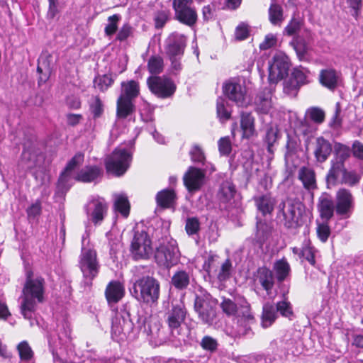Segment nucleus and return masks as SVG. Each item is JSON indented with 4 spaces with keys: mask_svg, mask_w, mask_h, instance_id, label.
<instances>
[{
    "mask_svg": "<svg viewBox=\"0 0 363 363\" xmlns=\"http://www.w3.org/2000/svg\"><path fill=\"white\" fill-rule=\"evenodd\" d=\"M45 280L41 277H34L31 271L26 273V280L23 288L21 313L24 318L30 320V326H33L35 311L38 303L44 299Z\"/></svg>",
    "mask_w": 363,
    "mask_h": 363,
    "instance_id": "obj_1",
    "label": "nucleus"
},
{
    "mask_svg": "<svg viewBox=\"0 0 363 363\" xmlns=\"http://www.w3.org/2000/svg\"><path fill=\"white\" fill-rule=\"evenodd\" d=\"M84 154L77 153L67 163L58 179L57 193L65 194L72 185V180L89 183L94 182L101 175V169L96 166H88L82 169L76 175L74 170L84 162Z\"/></svg>",
    "mask_w": 363,
    "mask_h": 363,
    "instance_id": "obj_2",
    "label": "nucleus"
},
{
    "mask_svg": "<svg viewBox=\"0 0 363 363\" xmlns=\"http://www.w3.org/2000/svg\"><path fill=\"white\" fill-rule=\"evenodd\" d=\"M220 308L226 315L237 317L238 329L235 335L236 337H244L251 333L250 325L254 323L255 318L251 313L250 304L245 298L238 296L233 301L223 297Z\"/></svg>",
    "mask_w": 363,
    "mask_h": 363,
    "instance_id": "obj_3",
    "label": "nucleus"
},
{
    "mask_svg": "<svg viewBox=\"0 0 363 363\" xmlns=\"http://www.w3.org/2000/svg\"><path fill=\"white\" fill-rule=\"evenodd\" d=\"M305 208L298 200L288 199L279 203L277 218L287 229L296 230L304 223Z\"/></svg>",
    "mask_w": 363,
    "mask_h": 363,
    "instance_id": "obj_4",
    "label": "nucleus"
},
{
    "mask_svg": "<svg viewBox=\"0 0 363 363\" xmlns=\"http://www.w3.org/2000/svg\"><path fill=\"white\" fill-rule=\"evenodd\" d=\"M130 291L139 302L152 306L160 298V284L153 277L144 276L134 282Z\"/></svg>",
    "mask_w": 363,
    "mask_h": 363,
    "instance_id": "obj_5",
    "label": "nucleus"
},
{
    "mask_svg": "<svg viewBox=\"0 0 363 363\" xmlns=\"http://www.w3.org/2000/svg\"><path fill=\"white\" fill-rule=\"evenodd\" d=\"M137 323L140 329L143 330V333L149 337V340L152 345L155 346L162 345L169 340L157 316L149 315L148 317H144L140 315Z\"/></svg>",
    "mask_w": 363,
    "mask_h": 363,
    "instance_id": "obj_6",
    "label": "nucleus"
},
{
    "mask_svg": "<svg viewBox=\"0 0 363 363\" xmlns=\"http://www.w3.org/2000/svg\"><path fill=\"white\" fill-rule=\"evenodd\" d=\"M217 299L214 298L208 292L200 290L196 295L194 309L203 324L211 325L216 318Z\"/></svg>",
    "mask_w": 363,
    "mask_h": 363,
    "instance_id": "obj_7",
    "label": "nucleus"
},
{
    "mask_svg": "<svg viewBox=\"0 0 363 363\" xmlns=\"http://www.w3.org/2000/svg\"><path fill=\"white\" fill-rule=\"evenodd\" d=\"M154 258L157 265L164 269H168L177 265L180 259L177 241L172 238L163 240L157 247Z\"/></svg>",
    "mask_w": 363,
    "mask_h": 363,
    "instance_id": "obj_8",
    "label": "nucleus"
},
{
    "mask_svg": "<svg viewBox=\"0 0 363 363\" xmlns=\"http://www.w3.org/2000/svg\"><path fill=\"white\" fill-rule=\"evenodd\" d=\"M132 160V152L124 147L119 146L106 157L105 165L108 172L116 176L123 175L129 168Z\"/></svg>",
    "mask_w": 363,
    "mask_h": 363,
    "instance_id": "obj_9",
    "label": "nucleus"
},
{
    "mask_svg": "<svg viewBox=\"0 0 363 363\" xmlns=\"http://www.w3.org/2000/svg\"><path fill=\"white\" fill-rule=\"evenodd\" d=\"M79 266L84 277L86 280L92 281L97 276L100 268L96 250L83 247L79 257Z\"/></svg>",
    "mask_w": 363,
    "mask_h": 363,
    "instance_id": "obj_10",
    "label": "nucleus"
},
{
    "mask_svg": "<svg viewBox=\"0 0 363 363\" xmlns=\"http://www.w3.org/2000/svg\"><path fill=\"white\" fill-rule=\"evenodd\" d=\"M130 251L135 259H147L152 253V242L145 231L135 232Z\"/></svg>",
    "mask_w": 363,
    "mask_h": 363,
    "instance_id": "obj_11",
    "label": "nucleus"
},
{
    "mask_svg": "<svg viewBox=\"0 0 363 363\" xmlns=\"http://www.w3.org/2000/svg\"><path fill=\"white\" fill-rule=\"evenodd\" d=\"M290 67L289 57L282 52L276 53L269 62V80L277 83L288 74Z\"/></svg>",
    "mask_w": 363,
    "mask_h": 363,
    "instance_id": "obj_12",
    "label": "nucleus"
},
{
    "mask_svg": "<svg viewBox=\"0 0 363 363\" xmlns=\"http://www.w3.org/2000/svg\"><path fill=\"white\" fill-rule=\"evenodd\" d=\"M147 83L151 92L162 99L170 97L176 90L174 83L165 77H150Z\"/></svg>",
    "mask_w": 363,
    "mask_h": 363,
    "instance_id": "obj_13",
    "label": "nucleus"
},
{
    "mask_svg": "<svg viewBox=\"0 0 363 363\" xmlns=\"http://www.w3.org/2000/svg\"><path fill=\"white\" fill-rule=\"evenodd\" d=\"M133 323L129 312L124 309L118 312L112 320L111 335L113 339H122L123 335L133 330Z\"/></svg>",
    "mask_w": 363,
    "mask_h": 363,
    "instance_id": "obj_14",
    "label": "nucleus"
},
{
    "mask_svg": "<svg viewBox=\"0 0 363 363\" xmlns=\"http://www.w3.org/2000/svg\"><path fill=\"white\" fill-rule=\"evenodd\" d=\"M354 208V198L350 191L340 189L336 194L335 211L342 218H349Z\"/></svg>",
    "mask_w": 363,
    "mask_h": 363,
    "instance_id": "obj_15",
    "label": "nucleus"
},
{
    "mask_svg": "<svg viewBox=\"0 0 363 363\" xmlns=\"http://www.w3.org/2000/svg\"><path fill=\"white\" fill-rule=\"evenodd\" d=\"M186 45V38L182 34L173 33L165 40V52L169 59L178 57L181 58Z\"/></svg>",
    "mask_w": 363,
    "mask_h": 363,
    "instance_id": "obj_16",
    "label": "nucleus"
},
{
    "mask_svg": "<svg viewBox=\"0 0 363 363\" xmlns=\"http://www.w3.org/2000/svg\"><path fill=\"white\" fill-rule=\"evenodd\" d=\"M186 310L183 303L172 304V308L167 313V323L172 335L179 334V328L184 322Z\"/></svg>",
    "mask_w": 363,
    "mask_h": 363,
    "instance_id": "obj_17",
    "label": "nucleus"
},
{
    "mask_svg": "<svg viewBox=\"0 0 363 363\" xmlns=\"http://www.w3.org/2000/svg\"><path fill=\"white\" fill-rule=\"evenodd\" d=\"M85 210L88 217L97 225L104 220L107 212V205L103 199H94L88 202Z\"/></svg>",
    "mask_w": 363,
    "mask_h": 363,
    "instance_id": "obj_18",
    "label": "nucleus"
},
{
    "mask_svg": "<svg viewBox=\"0 0 363 363\" xmlns=\"http://www.w3.org/2000/svg\"><path fill=\"white\" fill-rule=\"evenodd\" d=\"M205 173L203 170L191 167L184 176V183L189 191L201 189L204 183Z\"/></svg>",
    "mask_w": 363,
    "mask_h": 363,
    "instance_id": "obj_19",
    "label": "nucleus"
},
{
    "mask_svg": "<svg viewBox=\"0 0 363 363\" xmlns=\"http://www.w3.org/2000/svg\"><path fill=\"white\" fill-rule=\"evenodd\" d=\"M225 95L238 106L245 104V91L241 85L237 82H228L223 86Z\"/></svg>",
    "mask_w": 363,
    "mask_h": 363,
    "instance_id": "obj_20",
    "label": "nucleus"
},
{
    "mask_svg": "<svg viewBox=\"0 0 363 363\" xmlns=\"http://www.w3.org/2000/svg\"><path fill=\"white\" fill-rule=\"evenodd\" d=\"M236 193L235 185L230 181H224L218 193L220 206L228 208L233 205L234 196Z\"/></svg>",
    "mask_w": 363,
    "mask_h": 363,
    "instance_id": "obj_21",
    "label": "nucleus"
},
{
    "mask_svg": "<svg viewBox=\"0 0 363 363\" xmlns=\"http://www.w3.org/2000/svg\"><path fill=\"white\" fill-rule=\"evenodd\" d=\"M124 294V286L119 281H111L106 286L105 296L108 304L118 303Z\"/></svg>",
    "mask_w": 363,
    "mask_h": 363,
    "instance_id": "obj_22",
    "label": "nucleus"
},
{
    "mask_svg": "<svg viewBox=\"0 0 363 363\" xmlns=\"http://www.w3.org/2000/svg\"><path fill=\"white\" fill-rule=\"evenodd\" d=\"M318 210L322 219L328 221L333 216L335 206L331 197L327 194H322L318 201Z\"/></svg>",
    "mask_w": 363,
    "mask_h": 363,
    "instance_id": "obj_23",
    "label": "nucleus"
},
{
    "mask_svg": "<svg viewBox=\"0 0 363 363\" xmlns=\"http://www.w3.org/2000/svg\"><path fill=\"white\" fill-rule=\"evenodd\" d=\"M332 152L330 143L323 137L316 139L314 149V155L316 161L323 163L327 160Z\"/></svg>",
    "mask_w": 363,
    "mask_h": 363,
    "instance_id": "obj_24",
    "label": "nucleus"
},
{
    "mask_svg": "<svg viewBox=\"0 0 363 363\" xmlns=\"http://www.w3.org/2000/svg\"><path fill=\"white\" fill-rule=\"evenodd\" d=\"M298 178L308 191H313L317 188L315 174L313 169L301 167L298 170Z\"/></svg>",
    "mask_w": 363,
    "mask_h": 363,
    "instance_id": "obj_25",
    "label": "nucleus"
},
{
    "mask_svg": "<svg viewBox=\"0 0 363 363\" xmlns=\"http://www.w3.org/2000/svg\"><path fill=\"white\" fill-rule=\"evenodd\" d=\"M255 281L259 284L267 291V294L274 286V275L272 272L267 267H260L255 274Z\"/></svg>",
    "mask_w": 363,
    "mask_h": 363,
    "instance_id": "obj_26",
    "label": "nucleus"
},
{
    "mask_svg": "<svg viewBox=\"0 0 363 363\" xmlns=\"http://www.w3.org/2000/svg\"><path fill=\"white\" fill-rule=\"evenodd\" d=\"M255 205L263 216L271 214L275 206V199L270 194L254 197Z\"/></svg>",
    "mask_w": 363,
    "mask_h": 363,
    "instance_id": "obj_27",
    "label": "nucleus"
},
{
    "mask_svg": "<svg viewBox=\"0 0 363 363\" xmlns=\"http://www.w3.org/2000/svg\"><path fill=\"white\" fill-rule=\"evenodd\" d=\"M240 128L242 131V138H244L248 139L256 135L255 118L250 113H241Z\"/></svg>",
    "mask_w": 363,
    "mask_h": 363,
    "instance_id": "obj_28",
    "label": "nucleus"
},
{
    "mask_svg": "<svg viewBox=\"0 0 363 363\" xmlns=\"http://www.w3.org/2000/svg\"><path fill=\"white\" fill-rule=\"evenodd\" d=\"M191 274L183 269L177 270L171 278V284L178 290L186 289L190 284Z\"/></svg>",
    "mask_w": 363,
    "mask_h": 363,
    "instance_id": "obj_29",
    "label": "nucleus"
},
{
    "mask_svg": "<svg viewBox=\"0 0 363 363\" xmlns=\"http://www.w3.org/2000/svg\"><path fill=\"white\" fill-rule=\"evenodd\" d=\"M121 94L118 98H123L124 100L128 99L133 101L139 94V84L134 80L123 82L121 83Z\"/></svg>",
    "mask_w": 363,
    "mask_h": 363,
    "instance_id": "obj_30",
    "label": "nucleus"
},
{
    "mask_svg": "<svg viewBox=\"0 0 363 363\" xmlns=\"http://www.w3.org/2000/svg\"><path fill=\"white\" fill-rule=\"evenodd\" d=\"M345 169V164L331 160L330 168L326 176L327 182L332 184H337Z\"/></svg>",
    "mask_w": 363,
    "mask_h": 363,
    "instance_id": "obj_31",
    "label": "nucleus"
},
{
    "mask_svg": "<svg viewBox=\"0 0 363 363\" xmlns=\"http://www.w3.org/2000/svg\"><path fill=\"white\" fill-rule=\"evenodd\" d=\"M135 110L133 101L118 98L117 100L116 116L118 119H125L131 116Z\"/></svg>",
    "mask_w": 363,
    "mask_h": 363,
    "instance_id": "obj_32",
    "label": "nucleus"
},
{
    "mask_svg": "<svg viewBox=\"0 0 363 363\" xmlns=\"http://www.w3.org/2000/svg\"><path fill=\"white\" fill-rule=\"evenodd\" d=\"M174 17L180 23L188 26H194L197 21V13L193 6L175 13Z\"/></svg>",
    "mask_w": 363,
    "mask_h": 363,
    "instance_id": "obj_33",
    "label": "nucleus"
},
{
    "mask_svg": "<svg viewBox=\"0 0 363 363\" xmlns=\"http://www.w3.org/2000/svg\"><path fill=\"white\" fill-rule=\"evenodd\" d=\"M320 82L329 89H334L337 85L338 76L335 69H326L320 73Z\"/></svg>",
    "mask_w": 363,
    "mask_h": 363,
    "instance_id": "obj_34",
    "label": "nucleus"
},
{
    "mask_svg": "<svg viewBox=\"0 0 363 363\" xmlns=\"http://www.w3.org/2000/svg\"><path fill=\"white\" fill-rule=\"evenodd\" d=\"M177 196L173 189H164L159 191L156 196L157 205L162 208H169L175 202Z\"/></svg>",
    "mask_w": 363,
    "mask_h": 363,
    "instance_id": "obj_35",
    "label": "nucleus"
},
{
    "mask_svg": "<svg viewBox=\"0 0 363 363\" xmlns=\"http://www.w3.org/2000/svg\"><path fill=\"white\" fill-rule=\"evenodd\" d=\"M277 318V313L275 307L270 303L263 306L262 314V325L263 328L271 326Z\"/></svg>",
    "mask_w": 363,
    "mask_h": 363,
    "instance_id": "obj_36",
    "label": "nucleus"
},
{
    "mask_svg": "<svg viewBox=\"0 0 363 363\" xmlns=\"http://www.w3.org/2000/svg\"><path fill=\"white\" fill-rule=\"evenodd\" d=\"M274 271L278 281H284L290 274L291 267L285 258L276 261L274 264Z\"/></svg>",
    "mask_w": 363,
    "mask_h": 363,
    "instance_id": "obj_37",
    "label": "nucleus"
},
{
    "mask_svg": "<svg viewBox=\"0 0 363 363\" xmlns=\"http://www.w3.org/2000/svg\"><path fill=\"white\" fill-rule=\"evenodd\" d=\"M286 149V160L294 157L301 150V140L296 135H288Z\"/></svg>",
    "mask_w": 363,
    "mask_h": 363,
    "instance_id": "obj_38",
    "label": "nucleus"
},
{
    "mask_svg": "<svg viewBox=\"0 0 363 363\" xmlns=\"http://www.w3.org/2000/svg\"><path fill=\"white\" fill-rule=\"evenodd\" d=\"M273 228L267 222H257L256 238L259 243L264 242L272 235Z\"/></svg>",
    "mask_w": 363,
    "mask_h": 363,
    "instance_id": "obj_39",
    "label": "nucleus"
},
{
    "mask_svg": "<svg viewBox=\"0 0 363 363\" xmlns=\"http://www.w3.org/2000/svg\"><path fill=\"white\" fill-rule=\"evenodd\" d=\"M115 210L127 217L130 212V203L128 197L125 194H116L114 196Z\"/></svg>",
    "mask_w": 363,
    "mask_h": 363,
    "instance_id": "obj_40",
    "label": "nucleus"
},
{
    "mask_svg": "<svg viewBox=\"0 0 363 363\" xmlns=\"http://www.w3.org/2000/svg\"><path fill=\"white\" fill-rule=\"evenodd\" d=\"M350 153L349 147L341 143H336L334 147V156L331 160L345 164L350 157Z\"/></svg>",
    "mask_w": 363,
    "mask_h": 363,
    "instance_id": "obj_41",
    "label": "nucleus"
},
{
    "mask_svg": "<svg viewBox=\"0 0 363 363\" xmlns=\"http://www.w3.org/2000/svg\"><path fill=\"white\" fill-rule=\"evenodd\" d=\"M315 248L311 245L309 240H305L302 245L301 259H305L312 266L315 265Z\"/></svg>",
    "mask_w": 363,
    "mask_h": 363,
    "instance_id": "obj_42",
    "label": "nucleus"
},
{
    "mask_svg": "<svg viewBox=\"0 0 363 363\" xmlns=\"http://www.w3.org/2000/svg\"><path fill=\"white\" fill-rule=\"evenodd\" d=\"M50 56H48L46 58L41 57L39 60L37 71L41 75L39 77V83H45L48 79V76L50 73V66L48 62V58Z\"/></svg>",
    "mask_w": 363,
    "mask_h": 363,
    "instance_id": "obj_43",
    "label": "nucleus"
},
{
    "mask_svg": "<svg viewBox=\"0 0 363 363\" xmlns=\"http://www.w3.org/2000/svg\"><path fill=\"white\" fill-rule=\"evenodd\" d=\"M17 350L21 361L28 362L33 359L34 353L28 342H21L17 346Z\"/></svg>",
    "mask_w": 363,
    "mask_h": 363,
    "instance_id": "obj_44",
    "label": "nucleus"
},
{
    "mask_svg": "<svg viewBox=\"0 0 363 363\" xmlns=\"http://www.w3.org/2000/svg\"><path fill=\"white\" fill-rule=\"evenodd\" d=\"M147 68L151 74H160L164 68V62L159 55L151 56L147 62Z\"/></svg>",
    "mask_w": 363,
    "mask_h": 363,
    "instance_id": "obj_45",
    "label": "nucleus"
},
{
    "mask_svg": "<svg viewBox=\"0 0 363 363\" xmlns=\"http://www.w3.org/2000/svg\"><path fill=\"white\" fill-rule=\"evenodd\" d=\"M269 18L273 25L280 23L283 21L281 6L277 4H272L269 9Z\"/></svg>",
    "mask_w": 363,
    "mask_h": 363,
    "instance_id": "obj_46",
    "label": "nucleus"
},
{
    "mask_svg": "<svg viewBox=\"0 0 363 363\" xmlns=\"http://www.w3.org/2000/svg\"><path fill=\"white\" fill-rule=\"evenodd\" d=\"M359 179L360 176L357 174L356 172L348 171L346 169L337 184L340 183L349 186H354L359 182Z\"/></svg>",
    "mask_w": 363,
    "mask_h": 363,
    "instance_id": "obj_47",
    "label": "nucleus"
},
{
    "mask_svg": "<svg viewBox=\"0 0 363 363\" xmlns=\"http://www.w3.org/2000/svg\"><path fill=\"white\" fill-rule=\"evenodd\" d=\"M293 48L296 51V53L300 60L304 59L306 54L308 50V46L304 40L300 38H296L291 43Z\"/></svg>",
    "mask_w": 363,
    "mask_h": 363,
    "instance_id": "obj_48",
    "label": "nucleus"
},
{
    "mask_svg": "<svg viewBox=\"0 0 363 363\" xmlns=\"http://www.w3.org/2000/svg\"><path fill=\"white\" fill-rule=\"evenodd\" d=\"M95 88L101 91H106L113 83V79L110 75L104 74L96 77L94 81Z\"/></svg>",
    "mask_w": 363,
    "mask_h": 363,
    "instance_id": "obj_49",
    "label": "nucleus"
},
{
    "mask_svg": "<svg viewBox=\"0 0 363 363\" xmlns=\"http://www.w3.org/2000/svg\"><path fill=\"white\" fill-rule=\"evenodd\" d=\"M225 101L223 98H218L216 103L217 116L219 119L224 122L230 119V112L225 107Z\"/></svg>",
    "mask_w": 363,
    "mask_h": 363,
    "instance_id": "obj_50",
    "label": "nucleus"
},
{
    "mask_svg": "<svg viewBox=\"0 0 363 363\" xmlns=\"http://www.w3.org/2000/svg\"><path fill=\"white\" fill-rule=\"evenodd\" d=\"M200 345L203 350L213 353L217 350L218 343L216 339L211 336L206 335L201 339Z\"/></svg>",
    "mask_w": 363,
    "mask_h": 363,
    "instance_id": "obj_51",
    "label": "nucleus"
},
{
    "mask_svg": "<svg viewBox=\"0 0 363 363\" xmlns=\"http://www.w3.org/2000/svg\"><path fill=\"white\" fill-rule=\"evenodd\" d=\"M121 17L118 14H114L108 18V24L104 28L105 34L107 36L113 35L118 29V23L121 20Z\"/></svg>",
    "mask_w": 363,
    "mask_h": 363,
    "instance_id": "obj_52",
    "label": "nucleus"
},
{
    "mask_svg": "<svg viewBox=\"0 0 363 363\" xmlns=\"http://www.w3.org/2000/svg\"><path fill=\"white\" fill-rule=\"evenodd\" d=\"M277 313L279 312L282 316L291 318L293 315V311L291 303L287 300L279 301L276 305Z\"/></svg>",
    "mask_w": 363,
    "mask_h": 363,
    "instance_id": "obj_53",
    "label": "nucleus"
},
{
    "mask_svg": "<svg viewBox=\"0 0 363 363\" xmlns=\"http://www.w3.org/2000/svg\"><path fill=\"white\" fill-rule=\"evenodd\" d=\"M300 86L291 77L284 81L283 91L289 96H296Z\"/></svg>",
    "mask_w": 363,
    "mask_h": 363,
    "instance_id": "obj_54",
    "label": "nucleus"
},
{
    "mask_svg": "<svg viewBox=\"0 0 363 363\" xmlns=\"http://www.w3.org/2000/svg\"><path fill=\"white\" fill-rule=\"evenodd\" d=\"M185 230L189 235L196 234L200 230V222L196 217L188 218L186 220Z\"/></svg>",
    "mask_w": 363,
    "mask_h": 363,
    "instance_id": "obj_55",
    "label": "nucleus"
},
{
    "mask_svg": "<svg viewBox=\"0 0 363 363\" xmlns=\"http://www.w3.org/2000/svg\"><path fill=\"white\" fill-rule=\"evenodd\" d=\"M307 72V70L302 67L295 68L291 73V77L301 86L308 82Z\"/></svg>",
    "mask_w": 363,
    "mask_h": 363,
    "instance_id": "obj_56",
    "label": "nucleus"
},
{
    "mask_svg": "<svg viewBox=\"0 0 363 363\" xmlns=\"http://www.w3.org/2000/svg\"><path fill=\"white\" fill-rule=\"evenodd\" d=\"M302 26V21L298 18H292L286 27L284 28V33L288 35L296 34Z\"/></svg>",
    "mask_w": 363,
    "mask_h": 363,
    "instance_id": "obj_57",
    "label": "nucleus"
},
{
    "mask_svg": "<svg viewBox=\"0 0 363 363\" xmlns=\"http://www.w3.org/2000/svg\"><path fill=\"white\" fill-rule=\"evenodd\" d=\"M90 110L94 118H99L104 111V105L99 96H95L90 104Z\"/></svg>",
    "mask_w": 363,
    "mask_h": 363,
    "instance_id": "obj_58",
    "label": "nucleus"
},
{
    "mask_svg": "<svg viewBox=\"0 0 363 363\" xmlns=\"http://www.w3.org/2000/svg\"><path fill=\"white\" fill-rule=\"evenodd\" d=\"M42 211V203L40 200L37 199L27 209L26 213L28 218H35L39 216Z\"/></svg>",
    "mask_w": 363,
    "mask_h": 363,
    "instance_id": "obj_59",
    "label": "nucleus"
},
{
    "mask_svg": "<svg viewBox=\"0 0 363 363\" xmlns=\"http://www.w3.org/2000/svg\"><path fill=\"white\" fill-rule=\"evenodd\" d=\"M278 138V129L277 127H269L266 133L265 142L268 145V150L271 151V147L276 143Z\"/></svg>",
    "mask_w": 363,
    "mask_h": 363,
    "instance_id": "obj_60",
    "label": "nucleus"
},
{
    "mask_svg": "<svg viewBox=\"0 0 363 363\" xmlns=\"http://www.w3.org/2000/svg\"><path fill=\"white\" fill-rule=\"evenodd\" d=\"M316 232L320 240L325 242L330 235V228L326 223H320L317 226Z\"/></svg>",
    "mask_w": 363,
    "mask_h": 363,
    "instance_id": "obj_61",
    "label": "nucleus"
},
{
    "mask_svg": "<svg viewBox=\"0 0 363 363\" xmlns=\"http://www.w3.org/2000/svg\"><path fill=\"white\" fill-rule=\"evenodd\" d=\"M218 150L222 155H228L232 150L231 142L229 137L221 138L218 142Z\"/></svg>",
    "mask_w": 363,
    "mask_h": 363,
    "instance_id": "obj_62",
    "label": "nucleus"
},
{
    "mask_svg": "<svg viewBox=\"0 0 363 363\" xmlns=\"http://www.w3.org/2000/svg\"><path fill=\"white\" fill-rule=\"evenodd\" d=\"M133 27L128 23H125L118 30L116 36V40L121 42L124 41L126 39H128L130 36H131L133 35Z\"/></svg>",
    "mask_w": 363,
    "mask_h": 363,
    "instance_id": "obj_63",
    "label": "nucleus"
},
{
    "mask_svg": "<svg viewBox=\"0 0 363 363\" xmlns=\"http://www.w3.org/2000/svg\"><path fill=\"white\" fill-rule=\"evenodd\" d=\"M231 262L229 259H226L221 265L220 272L218 274V279L220 281H224L229 278L231 270Z\"/></svg>",
    "mask_w": 363,
    "mask_h": 363,
    "instance_id": "obj_64",
    "label": "nucleus"
}]
</instances>
